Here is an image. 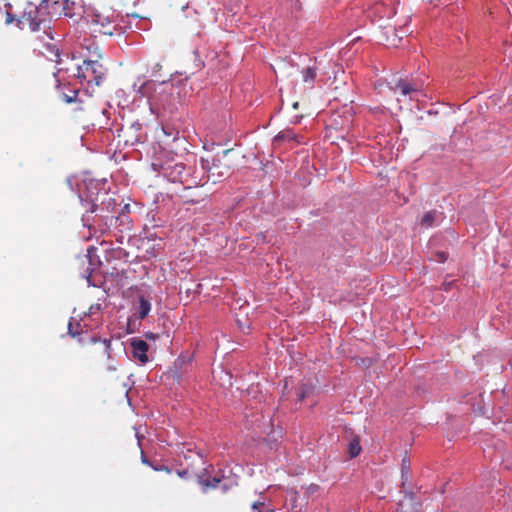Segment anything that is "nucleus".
<instances>
[{
	"label": "nucleus",
	"mask_w": 512,
	"mask_h": 512,
	"mask_svg": "<svg viewBox=\"0 0 512 512\" xmlns=\"http://www.w3.org/2000/svg\"><path fill=\"white\" fill-rule=\"evenodd\" d=\"M62 3L58 0H40L38 5L27 3L22 14L15 18L11 12H6L5 23L7 25L17 21L21 30L28 29L34 33V39L45 46L50 47V41L54 39L51 28L53 17L61 14Z\"/></svg>",
	"instance_id": "obj_1"
},
{
	"label": "nucleus",
	"mask_w": 512,
	"mask_h": 512,
	"mask_svg": "<svg viewBox=\"0 0 512 512\" xmlns=\"http://www.w3.org/2000/svg\"><path fill=\"white\" fill-rule=\"evenodd\" d=\"M87 49L89 55L77 66L75 76L81 83L99 86L107 74V68L100 62L102 52L97 46L93 50L87 46Z\"/></svg>",
	"instance_id": "obj_2"
},
{
	"label": "nucleus",
	"mask_w": 512,
	"mask_h": 512,
	"mask_svg": "<svg viewBox=\"0 0 512 512\" xmlns=\"http://www.w3.org/2000/svg\"><path fill=\"white\" fill-rule=\"evenodd\" d=\"M111 342L107 339H100L95 336L89 337L86 343V354L91 361L98 365H103L108 372L115 371L116 367L109 364L111 358Z\"/></svg>",
	"instance_id": "obj_3"
},
{
	"label": "nucleus",
	"mask_w": 512,
	"mask_h": 512,
	"mask_svg": "<svg viewBox=\"0 0 512 512\" xmlns=\"http://www.w3.org/2000/svg\"><path fill=\"white\" fill-rule=\"evenodd\" d=\"M162 174L171 182H179L185 185V189L200 185L201 180H196L187 171L186 165L182 162H167L162 166Z\"/></svg>",
	"instance_id": "obj_4"
},
{
	"label": "nucleus",
	"mask_w": 512,
	"mask_h": 512,
	"mask_svg": "<svg viewBox=\"0 0 512 512\" xmlns=\"http://www.w3.org/2000/svg\"><path fill=\"white\" fill-rule=\"evenodd\" d=\"M228 152L229 150L224 151L222 157H214L211 161L206 158L200 160L202 169L207 172V179L213 183L222 181L230 174V165L225 160Z\"/></svg>",
	"instance_id": "obj_5"
},
{
	"label": "nucleus",
	"mask_w": 512,
	"mask_h": 512,
	"mask_svg": "<svg viewBox=\"0 0 512 512\" xmlns=\"http://www.w3.org/2000/svg\"><path fill=\"white\" fill-rule=\"evenodd\" d=\"M112 17L113 13H111V15L102 12L93 13L88 21L92 33L112 36L116 29Z\"/></svg>",
	"instance_id": "obj_6"
},
{
	"label": "nucleus",
	"mask_w": 512,
	"mask_h": 512,
	"mask_svg": "<svg viewBox=\"0 0 512 512\" xmlns=\"http://www.w3.org/2000/svg\"><path fill=\"white\" fill-rule=\"evenodd\" d=\"M422 88V84L418 82H410L407 79H399L393 88L395 94H400L402 96H409L410 99H413L415 95H417Z\"/></svg>",
	"instance_id": "obj_7"
},
{
	"label": "nucleus",
	"mask_w": 512,
	"mask_h": 512,
	"mask_svg": "<svg viewBox=\"0 0 512 512\" xmlns=\"http://www.w3.org/2000/svg\"><path fill=\"white\" fill-rule=\"evenodd\" d=\"M283 143H288L290 148L304 143L301 135L295 133L292 129H285L280 131L273 139L274 146H280Z\"/></svg>",
	"instance_id": "obj_8"
},
{
	"label": "nucleus",
	"mask_w": 512,
	"mask_h": 512,
	"mask_svg": "<svg viewBox=\"0 0 512 512\" xmlns=\"http://www.w3.org/2000/svg\"><path fill=\"white\" fill-rule=\"evenodd\" d=\"M130 346L132 348V355L135 359L139 360L142 364L148 362V349L149 346L146 341L140 338H132L130 340Z\"/></svg>",
	"instance_id": "obj_9"
},
{
	"label": "nucleus",
	"mask_w": 512,
	"mask_h": 512,
	"mask_svg": "<svg viewBox=\"0 0 512 512\" xmlns=\"http://www.w3.org/2000/svg\"><path fill=\"white\" fill-rule=\"evenodd\" d=\"M155 82L153 80H146L142 82L139 86L135 83L134 89L139 94L140 97H148L152 96L153 91L155 90Z\"/></svg>",
	"instance_id": "obj_10"
},
{
	"label": "nucleus",
	"mask_w": 512,
	"mask_h": 512,
	"mask_svg": "<svg viewBox=\"0 0 512 512\" xmlns=\"http://www.w3.org/2000/svg\"><path fill=\"white\" fill-rule=\"evenodd\" d=\"M139 306L137 309V316L139 319H144L148 316L151 310V303L144 296L138 298Z\"/></svg>",
	"instance_id": "obj_11"
},
{
	"label": "nucleus",
	"mask_w": 512,
	"mask_h": 512,
	"mask_svg": "<svg viewBox=\"0 0 512 512\" xmlns=\"http://www.w3.org/2000/svg\"><path fill=\"white\" fill-rule=\"evenodd\" d=\"M361 450H362V448L360 445L359 436H353L351 438V440L349 441V445H348V453H349L350 457L351 458L357 457L360 454Z\"/></svg>",
	"instance_id": "obj_12"
},
{
	"label": "nucleus",
	"mask_w": 512,
	"mask_h": 512,
	"mask_svg": "<svg viewBox=\"0 0 512 512\" xmlns=\"http://www.w3.org/2000/svg\"><path fill=\"white\" fill-rule=\"evenodd\" d=\"M317 75V68L316 67H307L303 69L302 71V78L305 83L313 84L315 78Z\"/></svg>",
	"instance_id": "obj_13"
},
{
	"label": "nucleus",
	"mask_w": 512,
	"mask_h": 512,
	"mask_svg": "<svg viewBox=\"0 0 512 512\" xmlns=\"http://www.w3.org/2000/svg\"><path fill=\"white\" fill-rule=\"evenodd\" d=\"M437 218V211L432 210L425 213V215L421 219V225L425 228L432 227Z\"/></svg>",
	"instance_id": "obj_14"
},
{
	"label": "nucleus",
	"mask_w": 512,
	"mask_h": 512,
	"mask_svg": "<svg viewBox=\"0 0 512 512\" xmlns=\"http://www.w3.org/2000/svg\"><path fill=\"white\" fill-rule=\"evenodd\" d=\"M220 481L221 479L218 477H207L206 479H204L202 476L199 477V483L204 487L205 490L209 488H216Z\"/></svg>",
	"instance_id": "obj_15"
},
{
	"label": "nucleus",
	"mask_w": 512,
	"mask_h": 512,
	"mask_svg": "<svg viewBox=\"0 0 512 512\" xmlns=\"http://www.w3.org/2000/svg\"><path fill=\"white\" fill-rule=\"evenodd\" d=\"M59 96L64 102L70 104L77 100L78 90L70 89L68 93L65 91H59Z\"/></svg>",
	"instance_id": "obj_16"
},
{
	"label": "nucleus",
	"mask_w": 512,
	"mask_h": 512,
	"mask_svg": "<svg viewBox=\"0 0 512 512\" xmlns=\"http://www.w3.org/2000/svg\"><path fill=\"white\" fill-rule=\"evenodd\" d=\"M401 473H402V479H403L402 485L404 486L405 481L408 480V475L410 473V460L407 457H404L402 459Z\"/></svg>",
	"instance_id": "obj_17"
},
{
	"label": "nucleus",
	"mask_w": 512,
	"mask_h": 512,
	"mask_svg": "<svg viewBox=\"0 0 512 512\" xmlns=\"http://www.w3.org/2000/svg\"><path fill=\"white\" fill-rule=\"evenodd\" d=\"M311 391V387L307 385H302L299 389L298 399L302 401Z\"/></svg>",
	"instance_id": "obj_18"
},
{
	"label": "nucleus",
	"mask_w": 512,
	"mask_h": 512,
	"mask_svg": "<svg viewBox=\"0 0 512 512\" xmlns=\"http://www.w3.org/2000/svg\"><path fill=\"white\" fill-rule=\"evenodd\" d=\"M102 309L101 305L100 304H94V305H91L90 308H89V312L88 314H94V313H97L99 312L100 310Z\"/></svg>",
	"instance_id": "obj_19"
},
{
	"label": "nucleus",
	"mask_w": 512,
	"mask_h": 512,
	"mask_svg": "<svg viewBox=\"0 0 512 512\" xmlns=\"http://www.w3.org/2000/svg\"><path fill=\"white\" fill-rule=\"evenodd\" d=\"M68 332L71 336L75 337L76 335L79 334V332L77 330H74V327H73V323L70 322L69 325H68Z\"/></svg>",
	"instance_id": "obj_20"
},
{
	"label": "nucleus",
	"mask_w": 512,
	"mask_h": 512,
	"mask_svg": "<svg viewBox=\"0 0 512 512\" xmlns=\"http://www.w3.org/2000/svg\"><path fill=\"white\" fill-rule=\"evenodd\" d=\"M152 468L155 470V471H165L167 473H170L171 472V469H169L167 466H152Z\"/></svg>",
	"instance_id": "obj_21"
},
{
	"label": "nucleus",
	"mask_w": 512,
	"mask_h": 512,
	"mask_svg": "<svg viewBox=\"0 0 512 512\" xmlns=\"http://www.w3.org/2000/svg\"><path fill=\"white\" fill-rule=\"evenodd\" d=\"M141 461L143 464H146V465H149V466H153V464H151V462L147 459L145 453L143 452V450H141Z\"/></svg>",
	"instance_id": "obj_22"
},
{
	"label": "nucleus",
	"mask_w": 512,
	"mask_h": 512,
	"mask_svg": "<svg viewBox=\"0 0 512 512\" xmlns=\"http://www.w3.org/2000/svg\"><path fill=\"white\" fill-rule=\"evenodd\" d=\"M264 506V502L256 501L252 504V509L256 510Z\"/></svg>",
	"instance_id": "obj_23"
},
{
	"label": "nucleus",
	"mask_w": 512,
	"mask_h": 512,
	"mask_svg": "<svg viewBox=\"0 0 512 512\" xmlns=\"http://www.w3.org/2000/svg\"><path fill=\"white\" fill-rule=\"evenodd\" d=\"M177 474H178L180 477L184 478V477H186V476L188 475V469L179 470V471L177 472Z\"/></svg>",
	"instance_id": "obj_24"
},
{
	"label": "nucleus",
	"mask_w": 512,
	"mask_h": 512,
	"mask_svg": "<svg viewBox=\"0 0 512 512\" xmlns=\"http://www.w3.org/2000/svg\"><path fill=\"white\" fill-rule=\"evenodd\" d=\"M298 106H299V103H298V102H295V103H293V105H292V107H293L294 109H298Z\"/></svg>",
	"instance_id": "obj_25"
},
{
	"label": "nucleus",
	"mask_w": 512,
	"mask_h": 512,
	"mask_svg": "<svg viewBox=\"0 0 512 512\" xmlns=\"http://www.w3.org/2000/svg\"><path fill=\"white\" fill-rule=\"evenodd\" d=\"M229 11L232 12V14H236L237 13V11L234 10L233 8H230Z\"/></svg>",
	"instance_id": "obj_26"
},
{
	"label": "nucleus",
	"mask_w": 512,
	"mask_h": 512,
	"mask_svg": "<svg viewBox=\"0 0 512 512\" xmlns=\"http://www.w3.org/2000/svg\"><path fill=\"white\" fill-rule=\"evenodd\" d=\"M187 202L196 203V202H199V201H198V200L191 199V200H188Z\"/></svg>",
	"instance_id": "obj_27"
},
{
	"label": "nucleus",
	"mask_w": 512,
	"mask_h": 512,
	"mask_svg": "<svg viewBox=\"0 0 512 512\" xmlns=\"http://www.w3.org/2000/svg\"><path fill=\"white\" fill-rule=\"evenodd\" d=\"M184 458H185L186 460H188L189 458H191V456H190V455H188V454H185V455H184Z\"/></svg>",
	"instance_id": "obj_28"
},
{
	"label": "nucleus",
	"mask_w": 512,
	"mask_h": 512,
	"mask_svg": "<svg viewBox=\"0 0 512 512\" xmlns=\"http://www.w3.org/2000/svg\"><path fill=\"white\" fill-rule=\"evenodd\" d=\"M262 237V238H265V235L263 233H260V234H257V237Z\"/></svg>",
	"instance_id": "obj_29"
},
{
	"label": "nucleus",
	"mask_w": 512,
	"mask_h": 512,
	"mask_svg": "<svg viewBox=\"0 0 512 512\" xmlns=\"http://www.w3.org/2000/svg\"><path fill=\"white\" fill-rule=\"evenodd\" d=\"M262 237V238H265V235L263 233H260V234H257V237Z\"/></svg>",
	"instance_id": "obj_30"
},
{
	"label": "nucleus",
	"mask_w": 512,
	"mask_h": 512,
	"mask_svg": "<svg viewBox=\"0 0 512 512\" xmlns=\"http://www.w3.org/2000/svg\"><path fill=\"white\" fill-rule=\"evenodd\" d=\"M262 237V238H265V235L263 233H260V234H257V237Z\"/></svg>",
	"instance_id": "obj_31"
},
{
	"label": "nucleus",
	"mask_w": 512,
	"mask_h": 512,
	"mask_svg": "<svg viewBox=\"0 0 512 512\" xmlns=\"http://www.w3.org/2000/svg\"><path fill=\"white\" fill-rule=\"evenodd\" d=\"M262 237V238H265V235L263 233H260V234H257V237Z\"/></svg>",
	"instance_id": "obj_32"
},
{
	"label": "nucleus",
	"mask_w": 512,
	"mask_h": 512,
	"mask_svg": "<svg viewBox=\"0 0 512 512\" xmlns=\"http://www.w3.org/2000/svg\"><path fill=\"white\" fill-rule=\"evenodd\" d=\"M196 455L199 457V460L202 462V456L199 453H196Z\"/></svg>",
	"instance_id": "obj_33"
},
{
	"label": "nucleus",
	"mask_w": 512,
	"mask_h": 512,
	"mask_svg": "<svg viewBox=\"0 0 512 512\" xmlns=\"http://www.w3.org/2000/svg\"><path fill=\"white\" fill-rule=\"evenodd\" d=\"M444 260H445V257L443 254H441V262H444Z\"/></svg>",
	"instance_id": "obj_34"
},
{
	"label": "nucleus",
	"mask_w": 512,
	"mask_h": 512,
	"mask_svg": "<svg viewBox=\"0 0 512 512\" xmlns=\"http://www.w3.org/2000/svg\"><path fill=\"white\" fill-rule=\"evenodd\" d=\"M95 207H96V205H95V204H93V207H92V209H91V212H94V211H95Z\"/></svg>",
	"instance_id": "obj_35"
},
{
	"label": "nucleus",
	"mask_w": 512,
	"mask_h": 512,
	"mask_svg": "<svg viewBox=\"0 0 512 512\" xmlns=\"http://www.w3.org/2000/svg\"><path fill=\"white\" fill-rule=\"evenodd\" d=\"M236 4H238L240 2V0H233Z\"/></svg>",
	"instance_id": "obj_36"
}]
</instances>
